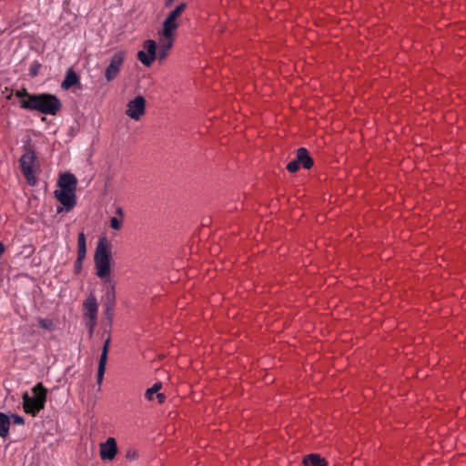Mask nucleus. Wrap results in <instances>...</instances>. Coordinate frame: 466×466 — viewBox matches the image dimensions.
I'll use <instances>...</instances> for the list:
<instances>
[{
    "mask_svg": "<svg viewBox=\"0 0 466 466\" xmlns=\"http://www.w3.org/2000/svg\"><path fill=\"white\" fill-rule=\"evenodd\" d=\"M146 100L142 96H136L127 104L126 114L134 120H139L145 114Z\"/></svg>",
    "mask_w": 466,
    "mask_h": 466,
    "instance_id": "nucleus-10",
    "label": "nucleus"
},
{
    "mask_svg": "<svg viewBox=\"0 0 466 466\" xmlns=\"http://www.w3.org/2000/svg\"><path fill=\"white\" fill-rule=\"evenodd\" d=\"M37 323L42 329H45L48 331H54L56 329V325L50 319L38 318Z\"/></svg>",
    "mask_w": 466,
    "mask_h": 466,
    "instance_id": "nucleus-20",
    "label": "nucleus"
},
{
    "mask_svg": "<svg viewBox=\"0 0 466 466\" xmlns=\"http://www.w3.org/2000/svg\"><path fill=\"white\" fill-rule=\"evenodd\" d=\"M186 7L187 5L185 3H181L165 19L162 31H164V34L167 36H168L170 33H174L175 30L178 27V23L177 20L181 15Z\"/></svg>",
    "mask_w": 466,
    "mask_h": 466,
    "instance_id": "nucleus-9",
    "label": "nucleus"
},
{
    "mask_svg": "<svg viewBox=\"0 0 466 466\" xmlns=\"http://www.w3.org/2000/svg\"><path fill=\"white\" fill-rule=\"evenodd\" d=\"M35 161L36 156L32 146L28 145L24 147V154L19 159L21 171L30 186H35L37 183L35 173Z\"/></svg>",
    "mask_w": 466,
    "mask_h": 466,
    "instance_id": "nucleus-5",
    "label": "nucleus"
},
{
    "mask_svg": "<svg viewBox=\"0 0 466 466\" xmlns=\"http://www.w3.org/2000/svg\"><path fill=\"white\" fill-rule=\"evenodd\" d=\"M295 159H297L299 165H302L306 169H309L314 164L313 159L310 157L309 151L305 147H299L297 149Z\"/></svg>",
    "mask_w": 466,
    "mask_h": 466,
    "instance_id": "nucleus-15",
    "label": "nucleus"
},
{
    "mask_svg": "<svg viewBox=\"0 0 466 466\" xmlns=\"http://www.w3.org/2000/svg\"><path fill=\"white\" fill-rule=\"evenodd\" d=\"M10 418V421L13 420V422L15 424H18V425H23L25 423V420L23 417L17 415V414H13Z\"/></svg>",
    "mask_w": 466,
    "mask_h": 466,
    "instance_id": "nucleus-26",
    "label": "nucleus"
},
{
    "mask_svg": "<svg viewBox=\"0 0 466 466\" xmlns=\"http://www.w3.org/2000/svg\"><path fill=\"white\" fill-rule=\"evenodd\" d=\"M15 96L19 97L20 100V106L23 108V103L26 102L30 96H35V94H30L27 92L25 88H22L20 90L15 91Z\"/></svg>",
    "mask_w": 466,
    "mask_h": 466,
    "instance_id": "nucleus-21",
    "label": "nucleus"
},
{
    "mask_svg": "<svg viewBox=\"0 0 466 466\" xmlns=\"http://www.w3.org/2000/svg\"><path fill=\"white\" fill-rule=\"evenodd\" d=\"M162 384L160 382L155 383L151 388L147 389L145 392V397L148 400H152L154 395L157 393V391L161 389Z\"/></svg>",
    "mask_w": 466,
    "mask_h": 466,
    "instance_id": "nucleus-22",
    "label": "nucleus"
},
{
    "mask_svg": "<svg viewBox=\"0 0 466 466\" xmlns=\"http://www.w3.org/2000/svg\"><path fill=\"white\" fill-rule=\"evenodd\" d=\"M79 81L78 76L73 70H68L64 81L62 82V88L69 89L73 86L76 85Z\"/></svg>",
    "mask_w": 466,
    "mask_h": 466,
    "instance_id": "nucleus-18",
    "label": "nucleus"
},
{
    "mask_svg": "<svg viewBox=\"0 0 466 466\" xmlns=\"http://www.w3.org/2000/svg\"><path fill=\"white\" fill-rule=\"evenodd\" d=\"M82 264L83 263H77V258L76 259L75 261V269L76 272H79L82 268Z\"/></svg>",
    "mask_w": 466,
    "mask_h": 466,
    "instance_id": "nucleus-30",
    "label": "nucleus"
},
{
    "mask_svg": "<svg viewBox=\"0 0 466 466\" xmlns=\"http://www.w3.org/2000/svg\"><path fill=\"white\" fill-rule=\"evenodd\" d=\"M62 211V208H57V213H60Z\"/></svg>",
    "mask_w": 466,
    "mask_h": 466,
    "instance_id": "nucleus-32",
    "label": "nucleus"
},
{
    "mask_svg": "<svg viewBox=\"0 0 466 466\" xmlns=\"http://www.w3.org/2000/svg\"><path fill=\"white\" fill-rule=\"evenodd\" d=\"M84 317L88 319L86 326L89 329L90 333L93 332L95 326L96 325L98 304L96 297L90 294L83 303Z\"/></svg>",
    "mask_w": 466,
    "mask_h": 466,
    "instance_id": "nucleus-6",
    "label": "nucleus"
},
{
    "mask_svg": "<svg viewBox=\"0 0 466 466\" xmlns=\"http://www.w3.org/2000/svg\"><path fill=\"white\" fill-rule=\"evenodd\" d=\"M10 418L6 414L0 412V436L6 438L9 434Z\"/></svg>",
    "mask_w": 466,
    "mask_h": 466,
    "instance_id": "nucleus-19",
    "label": "nucleus"
},
{
    "mask_svg": "<svg viewBox=\"0 0 466 466\" xmlns=\"http://www.w3.org/2000/svg\"><path fill=\"white\" fill-rule=\"evenodd\" d=\"M175 33H170L168 36L162 31L161 39L158 44L157 58L161 63L166 60L174 43Z\"/></svg>",
    "mask_w": 466,
    "mask_h": 466,
    "instance_id": "nucleus-12",
    "label": "nucleus"
},
{
    "mask_svg": "<svg viewBox=\"0 0 466 466\" xmlns=\"http://www.w3.org/2000/svg\"><path fill=\"white\" fill-rule=\"evenodd\" d=\"M86 236L84 232H80L77 238V263H83V260L86 258Z\"/></svg>",
    "mask_w": 466,
    "mask_h": 466,
    "instance_id": "nucleus-16",
    "label": "nucleus"
},
{
    "mask_svg": "<svg viewBox=\"0 0 466 466\" xmlns=\"http://www.w3.org/2000/svg\"><path fill=\"white\" fill-rule=\"evenodd\" d=\"M138 456V451L135 449H129L126 453V458L130 461L137 460Z\"/></svg>",
    "mask_w": 466,
    "mask_h": 466,
    "instance_id": "nucleus-25",
    "label": "nucleus"
},
{
    "mask_svg": "<svg viewBox=\"0 0 466 466\" xmlns=\"http://www.w3.org/2000/svg\"><path fill=\"white\" fill-rule=\"evenodd\" d=\"M126 52L118 51L113 55L110 59L109 65L105 70V77L106 81H113L119 74L121 67L126 59Z\"/></svg>",
    "mask_w": 466,
    "mask_h": 466,
    "instance_id": "nucleus-7",
    "label": "nucleus"
},
{
    "mask_svg": "<svg viewBox=\"0 0 466 466\" xmlns=\"http://www.w3.org/2000/svg\"><path fill=\"white\" fill-rule=\"evenodd\" d=\"M39 66H40V65H39V64H35V65H33V66H31V68H30V75H31L32 76H36V75H37Z\"/></svg>",
    "mask_w": 466,
    "mask_h": 466,
    "instance_id": "nucleus-27",
    "label": "nucleus"
},
{
    "mask_svg": "<svg viewBox=\"0 0 466 466\" xmlns=\"http://www.w3.org/2000/svg\"><path fill=\"white\" fill-rule=\"evenodd\" d=\"M303 464L304 466H327L325 459L314 453L305 456Z\"/></svg>",
    "mask_w": 466,
    "mask_h": 466,
    "instance_id": "nucleus-17",
    "label": "nucleus"
},
{
    "mask_svg": "<svg viewBox=\"0 0 466 466\" xmlns=\"http://www.w3.org/2000/svg\"><path fill=\"white\" fill-rule=\"evenodd\" d=\"M116 214L119 217V218L123 219L124 218V210L122 208H117L116 210Z\"/></svg>",
    "mask_w": 466,
    "mask_h": 466,
    "instance_id": "nucleus-28",
    "label": "nucleus"
},
{
    "mask_svg": "<svg viewBox=\"0 0 466 466\" xmlns=\"http://www.w3.org/2000/svg\"><path fill=\"white\" fill-rule=\"evenodd\" d=\"M123 219L116 217L110 218V227L115 230H119L122 228Z\"/></svg>",
    "mask_w": 466,
    "mask_h": 466,
    "instance_id": "nucleus-23",
    "label": "nucleus"
},
{
    "mask_svg": "<svg viewBox=\"0 0 466 466\" xmlns=\"http://www.w3.org/2000/svg\"><path fill=\"white\" fill-rule=\"evenodd\" d=\"M138 60L146 66H150L157 58V44L154 40H146L143 49L137 53Z\"/></svg>",
    "mask_w": 466,
    "mask_h": 466,
    "instance_id": "nucleus-8",
    "label": "nucleus"
},
{
    "mask_svg": "<svg viewBox=\"0 0 466 466\" xmlns=\"http://www.w3.org/2000/svg\"><path fill=\"white\" fill-rule=\"evenodd\" d=\"M157 399L158 400L159 403H163L165 401V395L163 393H157Z\"/></svg>",
    "mask_w": 466,
    "mask_h": 466,
    "instance_id": "nucleus-29",
    "label": "nucleus"
},
{
    "mask_svg": "<svg viewBox=\"0 0 466 466\" xmlns=\"http://www.w3.org/2000/svg\"><path fill=\"white\" fill-rule=\"evenodd\" d=\"M109 346H110V338L108 337L103 345L102 352H101V355L99 358L97 375H96L98 385H101V383L103 381L104 374L106 371V362H107V354H108V350H109Z\"/></svg>",
    "mask_w": 466,
    "mask_h": 466,
    "instance_id": "nucleus-14",
    "label": "nucleus"
},
{
    "mask_svg": "<svg viewBox=\"0 0 466 466\" xmlns=\"http://www.w3.org/2000/svg\"><path fill=\"white\" fill-rule=\"evenodd\" d=\"M105 289V294L102 298L105 307L104 313L106 319L111 321L114 317V308L116 304V288L112 285L111 287H106Z\"/></svg>",
    "mask_w": 466,
    "mask_h": 466,
    "instance_id": "nucleus-11",
    "label": "nucleus"
},
{
    "mask_svg": "<svg viewBox=\"0 0 466 466\" xmlns=\"http://www.w3.org/2000/svg\"><path fill=\"white\" fill-rule=\"evenodd\" d=\"M32 392L33 396H29L27 392L23 394V408L25 412L35 416L45 408L47 390L39 382L32 389Z\"/></svg>",
    "mask_w": 466,
    "mask_h": 466,
    "instance_id": "nucleus-4",
    "label": "nucleus"
},
{
    "mask_svg": "<svg viewBox=\"0 0 466 466\" xmlns=\"http://www.w3.org/2000/svg\"><path fill=\"white\" fill-rule=\"evenodd\" d=\"M299 163L297 161V159H294L292 161H290L288 165H287V170L290 173H294V172H297L299 168Z\"/></svg>",
    "mask_w": 466,
    "mask_h": 466,
    "instance_id": "nucleus-24",
    "label": "nucleus"
},
{
    "mask_svg": "<svg viewBox=\"0 0 466 466\" xmlns=\"http://www.w3.org/2000/svg\"><path fill=\"white\" fill-rule=\"evenodd\" d=\"M76 186L77 179L72 173H63L59 176L57 180L59 188L54 194L67 212L71 211L76 205Z\"/></svg>",
    "mask_w": 466,
    "mask_h": 466,
    "instance_id": "nucleus-2",
    "label": "nucleus"
},
{
    "mask_svg": "<svg viewBox=\"0 0 466 466\" xmlns=\"http://www.w3.org/2000/svg\"><path fill=\"white\" fill-rule=\"evenodd\" d=\"M100 457L103 461H112L117 453L116 441L109 437L105 442L100 443Z\"/></svg>",
    "mask_w": 466,
    "mask_h": 466,
    "instance_id": "nucleus-13",
    "label": "nucleus"
},
{
    "mask_svg": "<svg viewBox=\"0 0 466 466\" xmlns=\"http://www.w3.org/2000/svg\"><path fill=\"white\" fill-rule=\"evenodd\" d=\"M61 107L62 104L59 98L48 93L35 94L26 102L23 103L24 109L51 116L56 115Z\"/></svg>",
    "mask_w": 466,
    "mask_h": 466,
    "instance_id": "nucleus-3",
    "label": "nucleus"
},
{
    "mask_svg": "<svg viewBox=\"0 0 466 466\" xmlns=\"http://www.w3.org/2000/svg\"><path fill=\"white\" fill-rule=\"evenodd\" d=\"M111 248L110 244L106 238H102L98 240L94 255V262L96 267V276L103 280L105 289L111 287L112 285L116 288V282L111 279Z\"/></svg>",
    "mask_w": 466,
    "mask_h": 466,
    "instance_id": "nucleus-1",
    "label": "nucleus"
},
{
    "mask_svg": "<svg viewBox=\"0 0 466 466\" xmlns=\"http://www.w3.org/2000/svg\"><path fill=\"white\" fill-rule=\"evenodd\" d=\"M174 0H166V5L168 6L173 3Z\"/></svg>",
    "mask_w": 466,
    "mask_h": 466,
    "instance_id": "nucleus-31",
    "label": "nucleus"
}]
</instances>
